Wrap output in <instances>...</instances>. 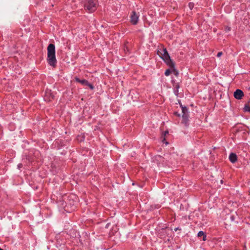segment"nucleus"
<instances>
[{"label": "nucleus", "instance_id": "6e6552de", "mask_svg": "<svg viewBox=\"0 0 250 250\" xmlns=\"http://www.w3.org/2000/svg\"><path fill=\"white\" fill-rule=\"evenodd\" d=\"M188 114H183L182 116V123L185 124V125L187 124L188 121Z\"/></svg>", "mask_w": 250, "mask_h": 250}, {"label": "nucleus", "instance_id": "bb28decb", "mask_svg": "<svg viewBox=\"0 0 250 250\" xmlns=\"http://www.w3.org/2000/svg\"><path fill=\"white\" fill-rule=\"evenodd\" d=\"M249 89H250V87L249 88Z\"/></svg>", "mask_w": 250, "mask_h": 250}, {"label": "nucleus", "instance_id": "5701e85b", "mask_svg": "<svg viewBox=\"0 0 250 250\" xmlns=\"http://www.w3.org/2000/svg\"><path fill=\"white\" fill-rule=\"evenodd\" d=\"M21 164L19 165H18L19 167H21Z\"/></svg>", "mask_w": 250, "mask_h": 250}, {"label": "nucleus", "instance_id": "1a4fd4ad", "mask_svg": "<svg viewBox=\"0 0 250 250\" xmlns=\"http://www.w3.org/2000/svg\"><path fill=\"white\" fill-rule=\"evenodd\" d=\"M198 237L203 236V240L205 241L206 240V235L205 234V233L203 231H200L198 233Z\"/></svg>", "mask_w": 250, "mask_h": 250}, {"label": "nucleus", "instance_id": "9b49d317", "mask_svg": "<svg viewBox=\"0 0 250 250\" xmlns=\"http://www.w3.org/2000/svg\"><path fill=\"white\" fill-rule=\"evenodd\" d=\"M168 134V131H165V132H164V133H163V136H164V137H165V136H166L167 134ZM165 140H166L165 138V137H164L163 140H162V142H164V143H165ZM165 143H166V144H168V143H167V142H165Z\"/></svg>", "mask_w": 250, "mask_h": 250}, {"label": "nucleus", "instance_id": "423d86ee", "mask_svg": "<svg viewBox=\"0 0 250 250\" xmlns=\"http://www.w3.org/2000/svg\"><path fill=\"white\" fill-rule=\"evenodd\" d=\"M243 96H244V93L240 89H237L234 92V97L237 99L240 100L243 98Z\"/></svg>", "mask_w": 250, "mask_h": 250}, {"label": "nucleus", "instance_id": "b1692460", "mask_svg": "<svg viewBox=\"0 0 250 250\" xmlns=\"http://www.w3.org/2000/svg\"><path fill=\"white\" fill-rule=\"evenodd\" d=\"M51 98H52V99L53 98V96L52 95H51Z\"/></svg>", "mask_w": 250, "mask_h": 250}, {"label": "nucleus", "instance_id": "f03ea898", "mask_svg": "<svg viewBox=\"0 0 250 250\" xmlns=\"http://www.w3.org/2000/svg\"><path fill=\"white\" fill-rule=\"evenodd\" d=\"M158 54L169 66L171 68L174 67V63L170 59L166 48H163L160 51H158Z\"/></svg>", "mask_w": 250, "mask_h": 250}, {"label": "nucleus", "instance_id": "2eb2a0df", "mask_svg": "<svg viewBox=\"0 0 250 250\" xmlns=\"http://www.w3.org/2000/svg\"><path fill=\"white\" fill-rule=\"evenodd\" d=\"M230 30V27H226L225 28V31H226V32H229V31Z\"/></svg>", "mask_w": 250, "mask_h": 250}, {"label": "nucleus", "instance_id": "20e7f679", "mask_svg": "<svg viewBox=\"0 0 250 250\" xmlns=\"http://www.w3.org/2000/svg\"><path fill=\"white\" fill-rule=\"evenodd\" d=\"M75 80L76 82L81 83L83 85L88 86L91 89H93L94 88L93 86L91 84L89 83L86 80H81L78 78H75Z\"/></svg>", "mask_w": 250, "mask_h": 250}, {"label": "nucleus", "instance_id": "ddd939ff", "mask_svg": "<svg viewBox=\"0 0 250 250\" xmlns=\"http://www.w3.org/2000/svg\"><path fill=\"white\" fill-rule=\"evenodd\" d=\"M170 73H171V71L169 69H167L166 70V71L165 72V74L166 76H168L169 75Z\"/></svg>", "mask_w": 250, "mask_h": 250}, {"label": "nucleus", "instance_id": "9d476101", "mask_svg": "<svg viewBox=\"0 0 250 250\" xmlns=\"http://www.w3.org/2000/svg\"><path fill=\"white\" fill-rule=\"evenodd\" d=\"M244 110L245 111L250 112V101L249 102L248 104H246L244 107Z\"/></svg>", "mask_w": 250, "mask_h": 250}, {"label": "nucleus", "instance_id": "7ed1b4c3", "mask_svg": "<svg viewBox=\"0 0 250 250\" xmlns=\"http://www.w3.org/2000/svg\"><path fill=\"white\" fill-rule=\"evenodd\" d=\"M98 6L97 0H86L84 4V8L89 13L94 12Z\"/></svg>", "mask_w": 250, "mask_h": 250}, {"label": "nucleus", "instance_id": "dca6fc26", "mask_svg": "<svg viewBox=\"0 0 250 250\" xmlns=\"http://www.w3.org/2000/svg\"><path fill=\"white\" fill-rule=\"evenodd\" d=\"M222 55V52H218L217 53V57H220Z\"/></svg>", "mask_w": 250, "mask_h": 250}, {"label": "nucleus", "instance_id": "393cba45", "mask_svg": "<svg viewBox=\"0 0 250 250\" xmlns=\"http://www.w3.org/2000/svg\"><path fill=\"white\" fill-rule=\"evenodd\" d=\"M178 229V228L175 229V230L176 231Z\"/></svg>", "mask_w": 250, "mask_h": 250}, {"label": "nucleus", "instance_id": "0eeeda50", "mask_svg": "<svg viewBox=\"0 0 250 250\" xmlns=\"http://www.w3.org/2000/svg\"><path fill=\"white\" fill-rule=\"evenodd\" d=\"M229 159L231 163H234L237 160V156L235 153H231L229 156Z\"/></svg>", "mask_w": 250, "mask_h": 250}, {"label": "nucleus", "instance_id": "4468645a", "mask_svg": "<svg viewBox=\"0 0 250 250\" xmlns=\"http://www.w3.org/2000/svg\"><path fill=\"white\" fill-rule=\"evenodd\" d=\"M188 6L190 9H192L194 7V3L192 2L189 3Z\"/></svg>", "mask_w": 250, "mask_h": 250}, {"label": "nucleus", "instance_id": "412c9836", "mask_svg": "<svg viewBox=\"0 0 250 250\" xmlns=\"http://www.w3.org/2000/svg\"><path fill=\"white\" fill-rule=\"evenodd\" d=\"M71 197H75V198H76V199L77 198L76 196H75V195H72V196H71L70 197L71 198Z\"/></svg>", "mask_w": 250, "mask_h": 250}, {"label": "nucleus", "instance_id": "a878e982", "mask_svg": "<svg viewBox=\"0 0 250 250\" xmlns=\"http://www.w3.org/2000/svg\"><path fill=\"white\" fill-rule=\"evenodd\" d=\"M0 250H3L0 248Z\"/></svg>", "mask_w": 250, "mask_h": 250}, {"label": "nucleus", "instance_id": "f257e3e1", "mask_svg": "<svg viewBox=\"0 0 250 250\" xmlns=\"http://www.w3.org/2000/svg\"><path fill=\"white\" fill-rule=\"evenodd\" d=\"M47 61L48 64L55 67L57 63V60L55 56V47L54 44L50 43L47 47Z\"/></svg>", "mask_w": 250, "mask_h": 250}, {"label": "nucleus", "instance_id": "a211bd4d", "mask_svg": "<svg viewBox=\"0 0 250 250\" xmlns=\"http://www.w3.org/2000/svg\"><path fill=\"white\" fill-rule=\"evenodd\" d=\"M124 51H127V52H128V48L126 47V49H124Z\"/></svg>", "mask_w": 250, "mask_h": 250}, {"label": "nucleus", "instance_id": "aec40b11", "mask_svg": "<svg viewBox=\"0 0 250 250\" xmlns=\"http://www.w3.org/2000/svg\"><path fill=\"white\" fill-rule=\"evenodd\" d=\"M124 51H127V52H128V48L126 47V49H124Z\"/></svg>", "mask_w": 250, "mask_h": 250}, {"label": "nucleus", "instance_id": "6ab92c4d", "mask_svg": "<svg viewBox=\"0 0 250 250\" xmlns=\"http://www.w3.org/2000/svg\"><path fill=\"white\" fill-rule=\"evenodd\" d=\"M124 51H127V52H128V48L126 47V49H124Z\"/></svg>", "mask_w": 250, "mask_h": 250}, {"label": "nucleus", "instance_id": "f3484780", "mask_svg": "<svg viewBox=\"0 0 250 250\" xmlns=\"http://www.w3.org/2000/svg\"><path fill=\"white\" fill-rule=\"evenodd\" d=\"M47 94V93L46 92V95H45V98H44L45 100H46H46L50 101V98H49L48 99H47V98H46Z\"/></svg>", "mask_w": 250, "mask_h": 250}, {"label": "nucleus", "instance_id": "f8f14e48", "mask_svg": "<svg viewBox=\"0 0 250 250\" xmlns=\"http://www.w3.org/2000/svg\"><path fill=\"white\" fill-rule=\"evenodd\" d=\"M183 114H188V109L186 107H182Z\"/></svg>", "mask_w": 250, "mask_h": 250}, {"label": "nucleus", "instance_id": "4be33fe9", "mask_svg": "<svg viewBox=\"0 0 250 250\" xmlns=\"http://www.w3.org/2000/svg\"><path fill=\"white\" fill-rule=\"evenodd\" d=\"M73 206H74V207H75V206H76V205L74 202L73 204Z\"/></svg>", "mask_w": 250, "mask_h": 250}, {"label": "nucleus", "instance_id": "39448f33", "mask_svg": "<svg viewBox=\"0 0 250 250\" xmlns=\"http://www.w3.org/2000/svg\"><path fill=\"white\" fill-rule=\"evenodd\" d=\"M131 22L132 24L135 25L137 23L139 16L136 14L135 12H132L130 16Z\"/></svg>", "mask_w": 250, "mask_h": 250}]
</instances>
